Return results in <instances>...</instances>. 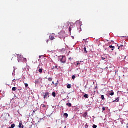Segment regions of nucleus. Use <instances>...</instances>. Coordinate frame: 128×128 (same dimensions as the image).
Masks as SVG:
<instances>
[{"mask_svg":"<svg viewBox=\"0 0 128 128\" xmlns=\"http://www.w3.org/2000/svg\"><path fill=\"white\" fill-rule=\"evenodd\" d=\"M77 66H80V62H77Z\"/></svg>","mask_w":128,"mask_h":128,"instance_id":"31","label":"nucleus"},{"mask_svg":"<svg viewBox=\"0 0 128 128\" xmlns=\"http://www.w3.org/2000/svg\"><path fill=\"white\" fill-rule=\"evenodd\" d=\"M38 72L40 74H42V68H40L39 70H38Z\"/></svg>","mask_w":128,"mask_h":128,"instance_id":"15","label":"nucleus"},{"mask_svg":"<svg viewBox=\"0 0 128 128\" xmlns=\"http://www.w3.org/2000/svg\"><path fill=\"white\" fill-rule=\"evenodd\" d=\"M69 26V32H72V29L74 28V24H68Z\"/></svg>","mask_w":128,"mask_h":128,"instance_id":"2","label":"nucleus"},{"mask_svg":"<svg viewBox=\"0 0 128 128\" xmlns=\"http://www.w3.org/2000/svg\"><path fill=\"white\" fill-rule=\"evenodd\" d=\"M48 80L49 82H52V78H48Z\"/></svg>","mask_w":128,"mask_h":128,"instance_id":"20","label":"nucleus"},{"mask_svg":"<svg viewBox=\"0 0 128 128\" xmlns=\"http://www.w3.org/2000/svg\"><path fill=\"white\" fill-rule=\"evenodd\" d=\"M40 64L39 66H38V68H40Z\"/></svg>","mask_w":128,"mask_h":128,"instance_id":"34","label":"nucleus"},{"mask_svg":"<svg viewBox=\"0 0 128 128\" xmlns=\"http://www.w3.org/2000/svg\"><path fill=\"white\" fill-rule=\"evenodd\" d=\"M48 42H50V40H47V44H48Z\"/></svg>","mask_w":128,"mask_h":128,"instance_id":"36","label":"nucleus"},{"mask_svg":"<svg viewBox=\"0 0 128 128\" xmlns=\"http://www.w3.org/2000/svg\"><path fill=\"white\" fill-rule=\"evenodd\" d=\"M110 48H112V50H114V48H116V47H114L112 46H110Z\"/></svg>","mask_w":128,"mask_h":128,"instance_id":"7","label":"nucleus"},{"mask_svg":"<svg viewBox=\"0 0 128 128\" xmlns=\"http://www.w3.org/2000/svg\"><path fill=\"white\" fill-rule=\"evenodd\" d=\"M42 108L44 110H46V105H42Z\"/></svg>","mask_w":128,"mask_h":128,"instance_id":"4","label":"nucleus"},{"mask_svg":"<svg viewBox=\"0 0 128 128\" xmlns=\"http://www.w3.org/2000/svg\"><path fill=\"white\" fill-rule=\"evenodd\" d=\"M56 38H54V37L53 36H50V40H54Z\"/></svg>","mask_w":128,"mask_h":128,"instance_id":"5","label":"nucleus"},{"mask_svg":"<svg viewBox=\"0 0 128 128\" xmlns=\"http://www.w3.org/2000/svg\"><path fill=\"white\" fill-rule=\"evenodd\" d=\"M126 128H128V124H127Z\"/></svg>","mask_w":128,"mask_h":128,"instance_id":"37","label":"nucleus"},{"mask_svg":"<svg viewBox=\"0 0 128 128\" xmlns=\"http://www.w3.org/2000/svg\"><path fill=\"white\" fill-rule=\"evenodd\" d=\"M68 114L65 113L64 114V118H68Z\"/></svg>","mask_w":128,"mask_h":128,"instance_id":"13","label":"nucleus"},{"mask_svg":"<svg viewBox=\"0 0 128 128\" xmlns=\"http://www.w3.org/2000/svg\"><path fill=\"white\" fill-rule=\"evenodd\" d=\"M48 97L50 98V93L48 92L46 93V94L44 96V98H48Z\"/></svg>","mask_w":128,"mask_h":128,"instance_id":"3","label":"nucleus"},{"mask_svg":"<svg viewBox=\"0 0 128 128\" xmlns=\"http://www.w3.org/2000/svg\"><path fill=\"white\" fill-rule=\"evenodd\" d=\"M24 86H25L26 88H28V84L25 83Z\"/></svg>","mask_w":128,"mask_h":128,"instance_id":"22","label":"nucleus"},{"mask_svg":"<svg viewBox=\"0 0 128 128\" xmlns=\"http://www.w3.org/2000/svg\"><path fill=\"white\" fill-rule=\"evenodd\" d=\"M68 60H74V58H72V57H70V58H69Z\"/></svg>","mask_w":128,"mask_h":128,"instance_id":"29","label":"nucleus"},{"mask_svg":"<svg viewBox=\"0 0 128 128\" xmlns=\"http://www.w3.org/2000/svg\"><path fill=\"white\" fill-rule=\"evenodd\" d=\"M58 81L57 82L56 84H55V86L56 87L58 86Z\"/></svg>","mask_w":128,"mask_h":128,"instance_id":"25","label":"nucleus"},{"mask_svg":"<svg viewBox=\"0 0 128 128\" xmlns=\"http://www.w3.org/2000/svg\"><path fill=\"white\" fill-rule=\"evenodd\" d=\"M102 100H104V96L102 95Z\"/></svg>","mask_w":128,"mask_h":128,"instance_id":"21","label":"nucleus"},{"mask_svg":"<svg viewBox=\"0 0 128 128\" xmlns=\"http://www.w3.org/2000/svg\"><path fill=\"white\" fill-rule=\"evenodd\" d=\"M59 58L62 64H66V56H59Z\"/></svg>","mask_w":128,"mask_h":128,"instance_id":"1","label":"nucleus"},{"mask_svg":"<svg viewBox=\"0 0 128 128\" xmlns=\"http://www.w3.org/2000/svg\"><path fill=\"white\" fill-rule=\"evenodd\" d=\"M72 80H75L76 79V76H72Z\"/></svg>","mask_w":128,"mask_h":128,"instance_id":"24","label":"nucleus"},{"mask_svg":"<svg viewBox=\"0 0 128 128\" xmlns=\"http://www.w3.org/2000/svg\"><path fill=\"white\" fill-rule=\"evenodd\" d=\"M108 98H110V96H108Z\"/></svg>","mask_w":128,"mask_h":128,"instance_id":"39","label":"nucleus"},{"mask_svg":"<svg viewBox=\"0 0 128 128\" xmlns=\"http://www.w3.org/2000/svg\"><path fill=\"white\" fill-rule=\"evenodd\" d=\"M87 116H88V112H85L83 115L84 118H86Z\"/></svg>","mask_w":128,"mask_h":128,"instance_id":"11","label":"nucleus"},{"mask_svg":"<svg viewBox=\"0 0 128 128\" xmlns=\"http://www.w3.org/2000/svg\"><path fill=\"white\" fill-rule=\"evenodd\" d=\"M23 60H24V62H26V58H23Z\"/></svg>","mask_w":128,"mask_h":128,"instance_id":"27","label":"nucleus"},{"mask_svg":"<svg viewBox=\"0 0 128 128\" xmlns=\"http://www.w3.org/2000/svg\"><path fill=\"white\" fill-rule=\"evenodd\" d=\"M120 102V98H118L116 100H114L113 102Z\"/></svg>","mask_w":128,"mask_h":128,"instance_id":"10","label":"nucleus"},{"mask_svg":"<svg viewBox=\"0 0 128 128\" xmlns=\"http://www.w3.org/2000/svg\"><path fill=\"white\" fill-rule=\"evenodd\" d=\"M120 46L121 48H122V47L124 46H123V45H120Z\"/></svg>","mask_w":128,"mask_h":128,"instance_id":"35","label":"nucleus"},{"mask_svg":"<svg viewBox=\"0 0 128 128\" xmlns=\"http://www.w3.org/2000/svg\"><path fill=\"white\" fill-rule=\"evenodd\" d=\"M68 88H72V85L70 84H68L67 86Z\"/></svg>","mask_w":128,"mask_h":128,"instance_id":"17","label":"nucleus"},{"mask_svg":"<svg viewBox=\"0 0 128 128\" xmlns=\"http://www.w3.org/2000/svg\"><path fill=\"white\" fill-rule=\"evenodd\" d=\"M85 88H86V86H85Z\"/></svg>","mask_w":128,"mask_h":128,"instance_id":"41","label":"nucleus"},{"mask_svg":"<svg viewBox=\"0 0 128 128\" xmlns=\"http://www.w3.org/2000/svg\"><path fill=\"white\" fill-rule=\"evenodd\" d=\"M19 128H24V125H22V123L20 124Z\"/></svg>","mask_w":128,"mask_h":128,"instance_id":"12","label":"nucleus"},{"mask_svg":"<svg viewBox=\"0 0 128 128\" xmlns=\"http://www.w3.org/2000/svg\"><path fill=\"white\" fill-rule=\"evenodd\" d=\"M106 108H106H106H102V111L104 112V110H106Z\"/></svg>","mask_w":128,"mask_h":128,"instance_id":"26","label":"nucleus"},{"mask_svg":"<svg viewBox=\"0 0 128 128\" xmlns=\"http://www.w3.org/2000/svg\"><path fill=\"white\" fill-rule=\"evenodd\" d=\"M122 50V48H121L120 46H119L118 48V50Z\"/></svg>","mask_w":128,"mask_h":128,"instance_id":"28","label":"nucleus"},{"mask_svg":"<svg viewBox=\"0 0 128 128\" xmlns=\"http://www.w3.org/2000/svg\"><path fill=\"white\" fill-rule=\"evenodd\" d=\"M102 60H106V58H104V57H102Z\"/></svg>","mask_w":128,"mask_h":128,"instance_id":"32","label":"nucleus"},{"mask_svg":"<svg viewBox=\"0 0 128 128\" xmlns=\"http://www.w3.org/2000/svg\"><path fill=\"white\" fill-rule=\"evenodd\" d=\"M52 96H54V98H56V92H52Z\"/></svg>","mask_w":128,"mask_h":128,"instance_id":"9","label":"nucleus"},{"mask_svg":"<svg viewBox=\"0 0 128 128\" xmlns=\"http://www.w3.org/2000/svg\"><path fill=\"white\" fill-rule=\"evenodd\" d=\"M54 68H58V66H55V67L54 66L53 68H52V70H54Z\"/></svg>","mask_w":128,"mask_h":128,"instance_id":"30","label":"nucleus"},{"mask_svg":"<svg viewBox=\"0 0 128 128\" xmlns=\"http://www.w3.org/2000/svg\"><path fill=\"white\" fill-rule=\"evenodd\" d=\"M92 128H98V126H96V125L94 124L93 126H92Z\"/></svg>","mask_w":128,"mask_h":128,"instance_id":"23","label":"nucleus"},{"mask_svg":"<svg viewBox=\"0 0 128 128\" xmlns=\"http://www.w3.org/2000/svg\"><path fill=\"white\" fill-rule=\"evenodd\" d=\"M84 98H90V96H88V94H85L84 96Z\"/></svg>","mask_w":128,"mask_h":128,"instance_id":"6","label":"nucleus"},{"mask_svg":"<svg viewBox=\"0 0 128 128\" xmlns=\"http://www.w3.org/2000/svg\"><path fill=\"white\" fill-rule=\"evenodd\" d=\"M34 112H36V110H34Z\"/></svg>","mask_w":128,"mask_h":128,"instance_id":"40","label":"nucleus"},{"mask_svg":"<svg viewBox=\"0 0 128 128\" xmlns=\"http://www.w3.org/2000/svg\"><path fill=\"white\" fill-rule=\"evenodd\" d=\"M84 52H86V54H88V51H86V48L84 47Z\"/></svg>","mask_w":128,"mask_h":128,"instance_id":"19","label":"nucleus"},{"mask_svg":"<svg viewBox=\"0 0 128 128\" xmlns=\"http://www.w3.org/2000/svg\"><path fill=\"white\" fill-rule=\"evenodd\" d=\"M110 96H114V91H112V92H110Z\"/></svg>","mask_w":128,"mask_h":128,"instance_id":"8","label":"nucleus"},{"mask_svg":"<svg viewBox=\"0 0 128 128\" xmlns=\"http://www.w3.org/2000/svg\"><path fill=\"white\" fill-rule=\"evenodd\" d=\"M18 62H20V60H18Z\"/></svg>","mask_w":128,"mask_h":128,"instance_id":"43","label":"nucleus"},{"mask_svg":"<svg viewBox=\"0 0 128 128\" xmlns=\"http://www.w3.org/2000/svg\"><path fill=\"white\" fill-rule=\"evenodd\" d=\"M12 90L13 92H16V88L14 87V88H12Z\"/></svg>","mask_w":128,"mask_h":128,"instance_id":"16","label":"nucleus"},{"mask_svg":"<svg viewBox=\"0 0 128 128\" xmlns=\"http://www.w3.org/2000/svg\"><path fill=\"white\" fill-rule=\"evenodd\" d=\"M66 106H69V108H72V104H66Z\"/></svg>","mask_w":128,"mask_h":128,"instance_id":"14","label":"nucleus"},{"mask_svg":"<svg viewBox=\"0 0 128 128\" xmlns=\"http://www.w3.org/2000/svg\"><path fill=\"white\" fill-rule=\"evenodd\" d=\"M9 128H12V127H9Z\"/></svg>","mask_w":128,"mask_h":128,"instance_id":"42","label":"nucleus"},{"mask_svg":"<svg viewBox=\"0 0 128 128\" xmlns=\"http://www.w3.org/2000/svg\"><path fill=\"white\" fill-rule=\"evenodd\" d=\"M80 32H82V28H80Z\"/></svg>","mask_w":128,"mask_h":128,"instance_id":"38","label":"nucleus"},{"mask_svg":"<svg viewBox=\"0 0 128 128\" xmlns=\"http://www.w3.org/2000/svg\"><path fill=\"white\" fill-rule=\"evenodd\" d=\"M53 84H54V82H52V86Z\"/></svg>","mask_w":128,"mask_h":128,"instance_id":"33","label":"nucleus"},{"mask_svg":"<svg viewBox=\"0 0 128 128\" xmlns=\"http://www.w3.org/2000/svg\"><path fill=\"white\" fill-rule=\"evenodd\" d=\"M11 127H12V128H16V124H12L11 126Z\"/></svg>","mask_w":128,"mask_h":128,"instance_id":"18","label":"nucleus"}]
</instances>
